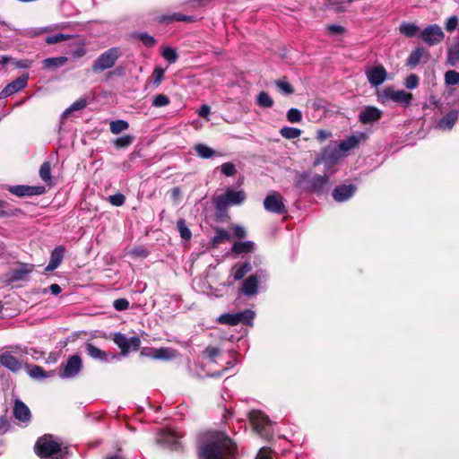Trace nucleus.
<instances>
[{
    "label": "nucleus",
    "instance_id": "nucleus-1",
    "mask_svg": "<svg viewBox=\"0 0 459 459\" xmlns=\"http://www.w3.org/2000/svg\"><path fill=\"white\" fill-rule=\"evenodd\" d=\"M238 446L226 433L215 432L199 448V459H238Z\"/></svg>",
    "mask_w": 459,
    "mask_h": 459
},
{
    "label": "nucleus",
    "instance_id": "nucleus-2",
    "mask_svg": "<svg viewBox=\"0 0 459 459\" xmlns=\"http://www.w3.org/2000/svg\"><path fill=\"white\" fill-rule=\"evenodd\" d=\"M35 451L42 459H67V452L52 439L51 435L39 437L35 444Z\"/></svg>",
    "mask_w": 459,
    "mask_h": 459
},
{
    "label": "nucleus",
    "instance_id": "nucleus-3",
    "mask_svg": "<svg viewBox=\"0 0 459 459\" xmlns=\"http://www.w3.org/2000/svg\"><path fill=\"white\" fill-rule=\"evenodd\" d=\"M122 51L117 47H113L101 53L96 60H94L91 69L94 73H101L105 70L112 68L119 57Z\"/></svg>",
    "mask_w": 459,
    "mask_h": 459
},
{
    "label": "nucleus",
    "instance_id": "nucleus-4",
    "mask_svg": "<svg viewBox=\"0 0 459 459\" xmlns=\"http://www.w3.org/2000/svg\"><path fill=\"white\" fill-rule=\"evenodd\" d=\"M246 195L243 190L235 191L228 187L224 195H220L213 199V204L217 211H225L230 205H238L244 202Z\"/></svg>",
    "mask_w": 459,
    "mask_h": 459
},
{
    "label": "nucleus",
    "instance_id": "nucleus-5",
    "mask_svg": "<svg viewBox=\"0 0 459 459\" xmlns=\"http://www.w3.org/2000/svg\"><path fill=\"white\" fill-rule=\"evenodd\" d=\"M268 273L266 270L259 269L255 273L246 278L239 290V293L247 298L255 297L258 293V284L261 281H266Z\"/></svg>",
    "mask_w": 459,
    "mask_h": 459
},
{
    "label": "nucleus",
    "instance_id": "nucleus-6",
    "mask_svg": "<svg viewBox=\"0 0 459 459\" xmlns=\"http://www.w3.org/2000/svg\"><path fill=\"white\" fill-rule=\"evenodd\" d=\"M377 99L383 104L392 100L407 107L412 100V94L403 90L395 91L391 87H386L377 92Z\"/></svg>",
    "mask_w": 459,
    "mask_h": 459
},
{
    "label": "nucleus",
    "instance_id": "nucleus-7",
    "mask_svg": "<svg viewBox=\"0 0 459 459\" xmlns=\"http://www.w3.org/2000/svg\"><path fill=\"white\" fill-rule=\"evenodd\" d=\"M33 269L34 264L20 263L18 268L12 269L4 274V282L10 285L16 281H27Z\"/></svg>",
    "mask_w": 459,
    "mask_h": 459
},
{
    "label": "nucleus",
    "instance_id": "nucleus-8",
    "mask_svg": "<svg viewBox=\"0 0 459 459\" xmlns=\"http://www.w3.org/2000/svg\"><path fill=\"white\" fill-rule=\"evenodd\" d=\"M367 139V134L355 132L341 141L337 145L341 149L342 153L347 157L353 150L359 148L360 144L365 143Z\"/></svg>",
    "mask_w": 459,
    "mask_h": 459
},
{
    "label": "nucleus",
    "instance_id": "nucleus-9",
    "mask_svg": "<svg viewBox=\"0 0 459 459\" xmlns=\"http://www.w3.org/2000/svg\"><path fill=\"white\" fill-rule=\"evenodd\" d=\"M113 342L121 350V354L126 356L131 351H137L141 345V340L138 336L127 338L126 334L116 333L113 336Z\"/></svg>",
    "mask_w": 459,
    "mask_h": 459
},
{
    "label": "nucleus",
    "instance_id": "nucleus-10",
    "mask_svg": "<svg viewBox=\"0 0 459 459\" xmlns=\"http://www.w3.org/2000/svg\"><path fill=\"white\" fill-rule=\"evenodd\" d=\"M418 36L429 46L437 45L445 38V34L441 27L437 24L428 25Z\"/></svg>",
    "mask_w": 459,
    "mask_h": 459
},
{
    "label": "nucleus",
    "instance_id": "nucleus-11",
    "mask_svg": "<svg viewBox=\"0 0 459 459\" xmlns=\"http://www.w3.org/2000/svg\"><path fill=\"white\" fill-rule=\"evenodd\" d=\"M345 156L342 153L339 146L334 143L328 145L323 152L320 160L317 159V164L323 163L325 167L331 168L339 163Z\"/></svg>",
    "mask_w": 459,
    "mask_h": 459
},
{
    "label": "nucleus",
    "instance_id": "nucleus-12",
    "mask_svg": "<svg viewBox=\"0 0 459 459\" xmlns=\"http://www.w3.org/2000/svg\"><path fill=\"white\" fill-rule=\"evenodd\" d=\"M82 368L81 357L73 355L69 357L66 363L60 366L58 375L62 378H73L76 377Z\"/></svg>",
    "mask_w": 459,
    "mask_h": 459
},
{
    "label": "nucleus",
    "instance_id": "nucleus-13",
    "mask_svg": "<svg viewBox=\"0 0 459 459\" xmlns=\"http://www.w3.org/2000/svg\"><path fill=\"white\" fill-rule=\"evenodd\" d=\"M264 207L267 212L284 214L287 212L286 206L283 203V197L277 192H273L265 196L264 200Z\"/></svg>",
    "mask_w": 459,
    "mask_h": 459
},
{
    "label": "nucleus",
    "instance_id": "nucleus-14",
    "mask_svg": "<svg viewBox=\"0 0 459 459\" xmlns=\"http://www.w3.org/2000/svg\"><path fill=\"white\" fill-rule=\"evenodd\" d=\"M248 418L254 429L261 435L267 434L268 428L270 427L271 420L261 411H251L248 413Z\"/></svg>",
    "mask_w": 459,
    "mask_h": 459
},
{
    "label": "nucleus",
    "instance_id": "nucleus-15",
    "mask_svg": "<svg viewBox=\"0 0 459 459\" xmlns=\"http://www.w3.org/2000/svg\"><path fill=\"white\" fill-rule=\"evenodd\" d=\"M8 191L19 197L23 196H33V195H40L46 192V188L43 186H25V185H17V186H8Z\"/></svg>",
    "mask_w": 459,
    "mask_h": 459
},
{
    "label": "nucleus",
    "instance_id": "nucleus-16",
    "mask_svg": "<svg viewBox=\"0 0 459 459\" xmlns=\"http://www.w3.org/2000/svg\"><path fill=\"white\" fill-rule=\"evenodd\" d=\"M29 80V74H23L19 76L10 83H8L1 91H0V100L5 99L15 92H18L23 90L27 84Z\"/></svg>",
    "mask_w": 459,
    "mask_h": 459
},
{
    "label": "nucleus",
    "instance_id": "nucleus-17",
    "mask_svg": "<svg viewBox=\"0 0 459 459\" xmlns=\"http://www.w3.org/2000/svg\"><path fill=\"white\" fill-rule=\"evenodd\" d=\"M366 75L371 86L378 87L386 80L387 73L383 65H376L368 68Z\"/></svg>",
    "mask_w": 459,
    "mask_h": 459
},
{
    "label": "nucleus",
    "instance_id": "nucleus-18",
    "mask_svg": "<svg viewBox=\"0 0 459 459\" xmlns=\"http://www.w3.org/2000/svg\"><path fill=\"white\" fill-rule=\"evenodd\" d=\"M295 187L300 193H310L316 190V177L304 172L297 176Z\"/></svg>",
    "mask_w": 459,
    "mask_h": 459
},
{
    "label": "nucleus",
    "instance_id": "nucleus-19",
    "mask_svg": "<svg viewBox=\"0 0 459 459\" xmlns=\"http://www.w3.org/2000/svg\"><path fill=\"white\" fill-rule=\"evenodd\" d=\"M356 190L355 185H340L333 190L332 195L336 202H346L354 195Z\"/></svg>",
    "mask_w": 459,
    "mask_h": 459
},
{
    "label": "nucleus",
    "instance_id": "nucleus-20",
    "mask_svg": "<svg viewBox=\"0 0 459 459\" xmlns=\"http://www.w3.org/2000/svg\"><path fill=\"white\" fill-rule=\"evenodd\" d=\"M382 110L373 106L365 107L359 115V120L364 125L378 121L382 117Z\"/></svg>",
    "mask_w": 459,
    "mask_h": 459
},
{
    "label": "nucleus",
    "instance_id": "nucleus-21",
    "mask_svg": "<svg viewBox=\"0 0 459 459\" xmlns=\"http://www.w3.org/2000/svg\"><path fill=\"white\" fill-rule=\"evenodd\" d=\"M0 364L13 373H18L22 368V362L10 351H4L0 355Z\"/></svg>",
    "mask_w": 459,
    "mask_h": 459
},
{
    "label": "nucleus",
    "instance_id": "nucleus-22",
    "mask_svg": "<svg viewBox=\"0 0 459 459\" xmlns=\"http://www.w3.org/2000/svg\"><path fill=\"white\" fill-rule=\"evenodd\" d=\"M13 416L16 420L21 422L26 423V425L30 421L31 413L29 407L21 400L16 399L14 401L13 405Z\"/></svg>",
    "mask_w": 459,
    "mask_h": 459
},
{
    "label": "nucleus",
    "instance_id": "nucleus-23",
    "mask_svg": "<svg viewBox=\"0 0 459 459\" xmlns=\"http://www.w3.org/2000/svg\"><path fill=\"white\" fill-rule=\"evenodd\" d=\"M459 117V111L456 109L450 110L442 118H440L436 128L441 131H449L453 128Z\"/></svg>",
    "mask_w": 459,
    "mask_h": 459
},
{
    "label": "nucleus",
    "instance_id": "nucleus-24",
    "mask_svg": "<svg viewBox=\"0 0 459 459\" xmlns=\"http://www.w3.org/2000/svg\"><path fill=\"white\" fill-rule=\"evenodd\" d=\"M65 248L63 246H57L56 247L51 254H50V260L48 264L45 268V273L47 272H52L56 270L62 263L63 258L65 256Z\"/></svg>",
    "mask_w": 459,
    "mask_h": 459
},
{
    "label": "nucleus",
    "instance_id": "nucleus-25",
    "mask_svg": "<svg viewBox=\"0 0 459 459\" xmlns=\"http://www.w3.org/2000/svg\"><path fill=\"white\" fill-rule=\"evenodd\" d=\"M157 442L164 446L178 450L180 446L178 437L172 431H162L159 434Z\"/></svg>",
    "mask_w": 459,
    "mask_h": 459
},
{
    "label": "nucleus",
    "instance_id": "nucleus-26",
    "mask_svg": "<svg viewBox=\"0 0 459 459\" xmlns=\"http://www.w3.org/2000/svg\"><path fill=\"white\" fill-rule=\"evenodd\" d=\"M428 60V51L423 48H417L408 56L406 65L411 67H415L421 62L426 63Z\"/></svg>",
    "mask_w": 459,
    "mask_h": 459
},
{
    "label": "nucleus",
    "instance_id": "nucleus-27",
    "mask_svg": "<svg viewBox=\"0 0 459 459\" xmlns=\"http://www.w3.org/2000/svg\"><path fill=\"white\" fill-rule=\"evenodd\" d=\"M24 368L26 369L28 375L35 380L44 379L47 377H53L55 375L54 371L47 372L44 368L38 365H29L25 364Z\"/></svg>",
    "mask_w": 459,
    "mask_h": 459
},
{
    "label": "nucleus",
    "instance_id": "nucleus-28",
    "mask_svg": "<svg viewBox=\"0 0 459 459\" xmlns=\"http://www.w3.org/2000/svg\"><path fill=\"white\" fill-rule=\"evenodd\" d=\"M142 353L155 359H169L174 356V351L169 348H151L148 351H142Z\"/></svg>",
    "mask_w": 459,
    "mask_h": 459
},
{
    "label": "nucleus",
    "instance_id": "nucleus-29",
    "mask_svg": "<svg viewBox=\"0 0 459 459\" xmlns=\"http://www.w3.org/2000/svg\"><path fill=\"white\" fill-rule=\"evenodd\" d=\"M157 21L160 23H170L172 22H193L195 21L194 16L191 15H185L180 13H174L171 15H160L157 17Z\"/></svg>",
    "mask_w": 459,
    "mask_h": 459
},
{
    "label": "nucleus",
    "instance_id": "nucleus-30",
    "mask_svg": "<svg viewBox=\"0 0 459 459\" xmlns=\"http://www.w3.org/2000/svg\"><path fill=\"white\" fill-rule=\"evenodd\" d=\"M255 245L252 241H236L231 247V251L235 255L247 254L255 250Z\"/></svg>",
    "mask_w": 459,
    "mask_h": 459
},
{
    "label": "nucleus",
    "instance_id": "nucleus-31",
    "mask_svg": "<svg viewBox=\"0 0 459 459\" xmlns=\"http://www.w3.org/2000/svg\"><path fill=\"white\" fill-rule=\"evenodd\" d=\"M252 270L251 264L249 262H245L241 264H235L231 269V275L233 276L234 281L242 280L247 273H248Z\"/></svg>",
    "mask_w": 459,
    "mask_h": 459
},
{
    "label": "nucleus",
    "instance_id": "nucleus-32",
    "mask_svg": "<svg viewBox=\"0 0 459 459\" xmlns=\"http://www.w3.org/2000/svg\"><path fill=\"white\" fill-rule=\"evenodd\" d=\"M86 352L91 358L94 359H99L101 361L108 360V354L101 351L92 343L86 344Z\"/></svg>",
    "mask_w": 459,
    "mask_h": 459
},
{
    "label": "nucleus",
    "instance_id": "nucleus-33",
    "mask_svg": "<svg viewBox=\"0 0 459 459\" xmlns=\"http://www.w3.org/2000/svg\"><path fill=\"white\" fill-rule=\"evenodd\" d=\"M68 61L66 56L48 57L43 60V66L47 69H55L64 66Z\"/></svg>",
    "mask_w": 459,
    "mask_h": 459
},
{
    "label": "nucleus",
    "instance_id": "nucleus-34",
    "mask_svg": "<svg viewBox=\"0 0 459 459\" xmlns=\"http://www.w3.org/2000/svg\"><path fill=\"white\" fill-rule=\"evenodd\" d=\"M230 238V233L226 230L217 228L216 235L211 240V246L212 247L216 248L221 243L229 240Z\"/></svg>",
    "mask_w": 459,
    "mask_h": 459
},
{
    "label": "nucleus",
    "instance_id": "nucleus-35",
    "mask_svg": "<svg viewBox=\"0 0 459 459\" xmlns=\"http://www.w3.org/2000/svg\"><path fill=\"white\" fill-rule=\"evenodd\" d=\"M420 28L412 22H402L399 26V31L403 35L412 38L417 35Z\"/></svg>",
    "mask_w": 459,
    "mask_h": 459
},
{
    "label": "nucleus",
    "instance_id": "nucleus-36",
    "mask_svg": "<svg viewBox=\"0 0 459 459\" xmlns=\"http://www.w3.org/2000/svg\"><path fill=\"white\" fill-rule=\"evenodd\" d=\"M194 150L196 154L203 159H210L216 154V152L212 148L204 143L195 144Z\"/></svg>",
    "mask_w": 459,
    "mask_h": 459
},
{
    "label": "nucleus",
    "instance_id": "nucleus-37",
    "mask_svg": "<svg viewBox=\"0 0 459 459\" xmlns=\"http://www.w3.org/2000/svg\"><path fill=\"white\" fill-rule=\"evenodd\" d=\"M39 177L48 185L53 184L52 176H51V164L49 161H45L40 166Z\"/></svg>",
    "mask_w": 459,
    "mask_h": 459
},
{
    "label": "nucleus",
    "instance_id": "nucleus-38",
    "mask_svg": "<svg viewBox=\"0 0 459 459\" xmlns=\"http://www.w3.org/2000/svg\"><path fill=\"white\" fill-rule=\"evenodd\" d=\"M177 228L182 239L189 241L192 238V232L186 225L185 219H179L177 221Z\"/></svg>",
    "mask_w": 459,
    "mask_h": 459
},
{
    "label": "nucleus",
    "instance_id": "nucleus-39",
    "mask_svg": "<svg viewBox=\"0 0 459 459\" xmlns=\"http://www.w3.org/2000/svg\"><path fill=\"white\" fill-rule=\"evenodd\" d=\"M70 55L75 59H79L85 56L86 48L84 41L81 40L74 45H71Z\"/></svg>",
    "mask_w": 459,
    "mask_h": 459
},
{
    "label": "nucleus",
    "instance_id": "nucleus-40",
    "mask_svg": "<svg viewBox=\"0 0 459 459\" xmlns=\"http://www.w3.org/2000/svg\"><path fill=\"white\" fill-rule=\"evenodd\" d=\"M133 38L140 40L147 48H152L156 44V39L147 32L134 33Z\"/></svg>",
    "mask_w": 459,
    "mask_h": 459
},
{
    "label": "nucleus",
    "instance_id": "nucleus-41",
    "mask_svg": "<svg viewBox=\"0 0 459 459\" xmlns=\"http://www.w3.org/2000/svg\"><path fill=\"white\" fill-rule=\"evenodd\" d=\"M275 85L283 95L289 96L294 93L293 86L285 78L277 80Z\"/></svg>",
    "mask_w": 459,
    "mask_h": 459
},
{
    "label": "nucleus",
    "instance_id": "nucleus-42",
    "mask_svg": "<svg viewBox=\"0 0 459 459\" xmlns=\"http://www.w3.org/2000/svg\"><path fill=\"white\" fill-rule=\"evenodd\" d=\"M281 135L285 139H296L301 135V130L296 127L283 126L280 130Z\"/></svg>",
    "mask_w": 459,
    "mask_h": 459
},
{
    "label": "nucleus",
    "instance_id": "nucleus-43",
    "mask_svg": "<svg viewBox=\"0 0 459 459\" xmlns=\"http://www.w3.org/2000/svg\"><path fill=\"white\" fill-rule=\"evenodd\" d=\"M129 124L126 120L117 119L111 121L109 124V128L112 134H118L121 132L128 129Z\"/></svg>",
    "mask_w": 459,
    "mask_h": 459
},
{
    "label": "nucleus",
    "instance_id": "nucleus-44",
    "mask_svg": "<svg viewBox=\"0 0 459 459\" xmlns=\"http://www.w3.org/2000/svg\"><path fill=\"white\" fill-rule=\"evenodd\" d=\"M256 103L261 108H272L273 106V100L265 91H261L256 97Z\"/></svg>",
    "mask_w": 459,
    "mask_h": 459
},
{
    "label": "nucleus",
    "instance_id": "nucleus-45",
    "mask_svg": "<svg viewBox=\"0 0 459 459\" xmlns=\"http://www.w3.org/2000/svg\"><path fill=\"white\" fill-rule=\"evenodd\" d=\"M20 212V210L12 209L11 205L7 202L0 200V218L15 216L17 212Z\"/></svg>",
    "mask_w": 459,
    "mask_h": 459
},
{
    "label": "nucleus",
    "instance_id": "nucleus-46",
    "mask_svg": "<svg viewBox=\"0 0 459 459\" xmlns=\"http://www.w3.org/2000/svg\"><path fill=\"white\" fill-rule=\"evenodd\" d=\"M219 322L221 324H226L231 326L237 325L240 323V319H238V313L236 314H223L219 317Z\"/></svg>",
    "mask_w": 459,
    "mask_h": 459
},
{
    "label": "nucleus",
    "instance_id": "nucleus-47",
    "mask_svg": "<svg viewBox=\"0 0 459 459\" xmlns=\"http://www.w3.org/2000/svg\"><path fill=\"white\" fill-rule=\"evenodd\" d=\"M87 106V100L85 98H80L75 102H74L67 109L65 110L62 117H66L73 111L82 110Z\"/></svg>",
    "mask_w": 459,
    "mask_h": 459
},
{
    "label": "nucleus",
    "instance_id": "nucleus-48",
    "mask_svg": "<svg viewBox=\"0 0 459 459\" xmlns=\"http://www.w3.org/2000/svg\"><path fill=\"white\" fill-rule=\"evenodd\" d=\"M72 37L73 36L70 34L58 33V34L48 36L45 39V41H46V43L52 45V44L59 43L61 41L67 40V39H71Z\"/></svg>",
    "mask_w": 459,
    "mask_h": 459
},
{
    "label": "nucleus",
    "instance_id": "nucleus-49",
    "mask_svg": "<svg viewBox=\"0 0 459 459\" xmlns=\"http://www.w3.org/2000/svg\"><path fill=\"white\" fill-rule=\"evenodd\" d=\"M286 117L290 123H299L302 119V113L299 109L291 108L287 111Z\"/></svg>",
    "mask_w": 459,
    "mask_h": 459
},
{
    "label": "nucleus",
    "instance_id": "nucleus-50",
    "mask_svg": "<svg viewBox=\"0 0 459 459\" xmlns=\"http://www.w3.org/2000/svg\"><path fill=\"white\" fill-rule=\"evenodd\" d=\"M134 138L133 135H129V134L123 135V136L116 139V141L114 142V144L118 149L126 148L132 144V143L134 142Z\"/></svg>",
    "mask_w": 459,
    "mask_h": 459
},
{
    "label": "nucleus",
    "instance_id": "nucleus-51",
    "mask_svg": "<svg viewBox=\"0 0 459 459\" xmlns=\"http://www.w3.org/2000/svg\"><path fill=\"white\" fill-rule=\"evenodd\" d=\"M353 0H342L341 2L329 3L326 4V8L333 10L335 12H344Z\"/></svg>",
    "mask_w": 459,
    "mask_h": 459
},
{
    "label": "nucleus",
    "instance_id": "nucleus-52",
    "mask_svg": "<svg viewBox=\"0 0 459 459\" xmlns=\"http://www.w3.org/2000/svg\"><path fill=\"white\" fill-rule=\"evenodd\" d=\"M170 103L169 98L165 94H158L152 99V105L155 108L166 107Z\"/></svg>",
    "mask_w": 459,
    "mask_h": 459
},
{
    "label": "nucleus",
    "instance_id": "nucleus-53",
    "mask_svg": "<svg viewBox=\"0 0 459 459\" xmlns=\"http://www.w3.org/2000/svg\"><path fill=\"white\" fill-rule=\"evenodd\" d=\"M445 82L447 85H456L459 83V73L455 70H449L445 74Z\"/></svg>",
    "mask_w": 459,
    "mask_h": 459
},
{
    "label": "nucleus",
    "instance_id": "nucleus-54",
    "mask_svg": "<svg viewBox=\"0 0 459 459\" xmlns=\"http://www.w3.org/2000/svg\"><path fill=\"white\" fill-rule=\"evenodd\" d=\"M238 319H240V323L244 325H251L255 316V313L252 310L246 309L244 311L238 312Z\"/></svg>",
    "mask_w": 459,
    "mask_h": 459
},
{
    "label": "nucleus",
    "instance_id": "nucleus-55",
    "mask_svg": "<svg viewBox=\"0 0 459 459\" xmlns=\"http://www.w3.org/2000/svg\"><path fill=\"white\" fill-rule=\"evenodd\" d=\"M162 56L170 64L175 63L178 58L177 51L172 48H165L162 51Z\"/></svg>",
    "mask_w": 459,
    "mask_h": 459
},
{
    "label": "nucleus",
    "instance_id": "nucleus-56",
    "mask_svg": "<svg viewBox=\"0 0 459 459\" xmlns=\"http://www.w3.org/2000/svg\"><path fill=\"white\" fill-rule=\"evenodd\" d=\"M221 171L226 177H233L237 174L236 166L232 162H225L221 166Z\"/></svg>",
    "mask_w": 459,
    "mask_h": 459
},
{
    "label": "nucleus",
    "instance_id": "nucleus-57",
    "mask_svg": "<svg viewBox=\"0 0 459 459\" xmlns=\"http://www.w3.org/2000/svg\"><path fill=\"white\" fill-rule=\"evenodd\" d=\"M164 69L156 67L152 74V80L154 86H159L164 78Z\"/></svg>",
    "mask_w": 459,
    "mask_h": 459
},
{
    "label": "nucleus",
    "instance_id": "nucleus-58",
    "mask_svg": "<svg viewBox=\"0 0 459 459\" xmlns=\"http://www.w3.org/2000/svg\"><path fill=\"white\" fill-rule=\"evenodd\" d=\"M108 202L117 207L122 206L126 202V196L121 193L109 195L108 198Z\"/></svg>",
    "mask_w": 459,
    "mask_h": 459
},
{
    "label": "nucleus",
    "instance_id": "nucleus-59",
    "mask_svg": "<svg viewBox=\"0 0 459 459\" xmlns=\"http://www.w3.org/2000/svg\"><path fill=\"white\" fill-rule=\"evenodd\" d=\"M203 354L205 358H208L211 361H214V359L221 354V350L218 347L208 346Z\"/></svg>",
    "mask_w": 459,
    "mask_h": 459
},
{
    "label": "nucleus",
    "instance_id": "nucleus-60",
    "mask_svg": "<svg viewBox=\"0 0 459 459\" xmlns=\"http://www.w3.org/2000/svg\"><path fill=\"white\" fill-rule=\"evenodd\" d=\"M405 87L409 90H413L418 87L419 85V77L416 74H410L405 79Z\"/></svg>",
    "mask_w": 459,
    "mask_h": 459
},
{
    "label": "nucleus",
    "instance_id": "nucleus-61",
    "mask_svg": "<svg viewBox=\"0 0 459 459\" xmlns=\"http://www.w3.org/2000/svg\"><path fill=\"white\" fill-rule=\"evenodd\" d=\"M113 307L117 311H124L129 307V301L124 298L117 299L114 300Z\"/></svg>",
    "mask_w": 459,
    "mask_h": 459
},
{
    "label": "nucleus",
    "instance_id": "nucleus-62",
    "mask_svg": "<svg viewBox=\"0 0 459 459\" xmlns=\"http://www.w3.org/2000/svg\"><path fill=\"white\" fill-rule=\"evenodd\" d=\"M458 25V17L456 15L450 16L445 23V28L446 31L452 32L454 31Z\"/></svg>",
    "mask_w": 459,
    "mask_h": 459
},
{
    "label": "nucleus",
    "instance_id": "nucleus-63",
    "mask_svg": "<svg viewBox=\"0 0 459 459\" xmlns=\"http://www.w3.org/2000/svg\"><path fill=\"white\" fill-rule=\"evenodd\" d=\"M448 63L455 66L459 61V50L457 48H450L447 54Z\"/></svg>",
    "mask_w": 459,
    "mask_h": 459
},
{
    "label": "nucleus",
    "instance_id": "nucleus-64",
    "mask_svg": "<svg viewBox=\"0 0 459 459\" xmlns=\"http://www.w3.org/2000/svg\"><path fill=\"white\" fill-rule=\"evenodd\" d=\"M11 429V424L5 416L0 417V434L6 433Z\"/></svg>",
    "mask_w": 459,
    "mask_h": 459
}]
</instances>
